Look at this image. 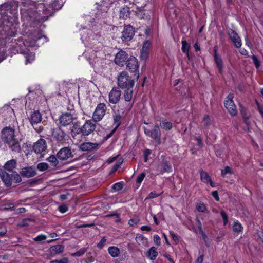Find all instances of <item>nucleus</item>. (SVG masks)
Here are the masks:
<instances>
[{
    "label": "nucleus",
    "instance_id": "ea45409f",
    "mask_svg": "<svg viewBox=\"0 0 263 263\" xmlns=\"http://www.w3.org/2000/svg\"><path fill=\"white\" fill-rule=\"evenodd\" d=\"M220 214L222 218L224 225L227 224L228 223V219L226 213L224 211L222 210L220 211Z\"/></svg>",
    "mask_w": 263,
    "mask_h": 263
},
{
    "label": "nucleus",
    "instance_id": "f257e3e1",
    "mask_svg": "<svg viewBox=\"0 0 263 263\" xmlns=\"http://www.w3.org/2000/svg\"><path fill=\"white\" fill-rule=\"evenodd\" d=\"M48 18V16H42L37 11L32 10L25 11L22 14V19L24 22V24L34 28L39 27L40 29L45 27L43 23Z\"/></svg>",
    "mask_w": 263,
    "mask_h": 263
},
{
    "label": "nucleus",
    "instance_id": "39448f33",
    "mask_svg": "<svg viewBox=\"0 0 263 263\" xmlns=\"http://www.w3.org/2000/svg\"><path fill=\"white\" fill-rule=\"evenodd\" d=\"M95 122L91 120H87L81 126V134L84 136H87L92 133L96 128Z\"/></svg>",
    "mask_w": 263,
    "mask_h": 263
},
{
    "label": "nucleus",
    "instance_id": "de8ad7c7",
    "mask_svg": "<svg viewBox=\"0 0 263 263\" xmlns=\"http://www.w3.org/2000/svg\"><path fill=\"white\" fill-rule=\"evenodd\" d=\"M59 211L62 213H64L68 211V208L65 204L61 205L58 208Z\"/></svg>",
    "mask_w": 263,
    "mask_h": 263
},
{
    "label": "nucleus",
    "instance_id": "603ef678",
    "mask_svg": "<svg viewBox=\"0 0 263 263\" xmlns=\"http://www.w3.org/2000/svg\"><path fill=\"white\" fill-rule=\"evenodd\" d=\"M108 252L112 257H115V246H112L109 248Z\"/></svg>",
    "mask_w": 263,
    "mask_h": 263
},
{
    "label": "nucleus",
    "instance_id": "9b49d317",
    "mask_svg": "<svg viewBox=\"0 0 263 263\" xmlns=\"http://www.w3.org/2000/svg\"><path fill=\"white\" fill-rule=\"evenodd\" d=\"M129 57L125 51L120 50L116 53V65L121 67L124 66Z\"/></svg>",
    "mask_w": 263,
    "mask_h": 263
},
{
    "label": "nucleus",
    "instance_id": "774afa93",
    "mask_svg": "<svg viewBox=\"0 0 263 263\" xmlns=\"http://www.w3.org/2000/svg\"><path fill=\"white\" fill-rule=\"evenodd\" d=\"M240 53L242 55H246L248 53V51L245 49H241L240 50Z\"/></svg>",
    "mask_w": 263,
    "mask_h": 263
},
{
    "label": "nucleus",
    "instance_id": "864d4df0",
    "mask_svg": "<svg viewBox=\"0 0 263 263\" xmlns=\"http://www.w3.org/2000/svg\"><path fill=\"white\" fill-rule=\"evenodd\" d=\"M118 160V163L116 162V170L118 168V167H119L120 164H121L123 161V159L118 156H116V160Z\"/></svg>",
    "mask_w": 263,
    "mask_h": 263
},
{
    "label": "nucleus",
    "instance_id": "680f3d73",
    "mask_svg": "<svg viewBox=\"0 0 263 263\" xmlns=\"http://www.w3.org/2000/svg\"><path fill=\"white\" fill-rule=\"evenodd\" d=\"M203 258V257L202 255H200L199 257H198L196 261V263H202Z\"/></svg>",
    "mask_w": 263,
    "mask_h": 263
},
{
    "label": "nucleus",
    "instance_id": "393cba45",
    "mask_svg": "<svg viewBox=\"0 0 263 263\" xmlns=\"http://www.w3.org/2000/svg\"><path fill=\"white\" fill-rule=\"evenodd\" d=\"M158 255L157 249L155 247H151L147 253V257L151 260H155Z\"/></svg>",
    "mask_w": 263,
    "mask_h": 263
},
{
    "label": "nucleus",
    "instance_id": "f3484780",
    "mask_svg": "<svg viewBox=\"0 0 263 263\" xmlns=\"http://www.w3.org/2000/svg\"><path fill=\"white\" fill-rule=\"evenodd\" d=\"M228 34L235 46L237 48H240L242 44L241 39L238 34L232 29H229Z\"/></svg>",
    "mask_w": 263,
    "mask_h": 263
},
{
    "label": "nucleus",
    "instance_id": "c85d7f7f",
    "mask_svg": "<svg viewBox=\"0 0 263 263\" xmlns=\"http://www.w3.org/2000/svg\"><path fill=\"white\" fill-rule=\"evenodd\" d=\"M196 209L199 212L201 213H208L207 208L205 204L202 202L197 203L196 205Z\"/></svg>",
    "mask_w": 263,
    "mask_h": 263
},
{
    "label": "nucleus",
    "instance_id": "79ce46f5",
    "mask_svg": "<svg viewBox=\"0 0 263 263\" xmlns=\"http://www.w3.org/2000/svg\"><path fill=\"white\" fill-rule=\"evenodd\" d=\"M50 263H68V259L67 257H63L60 260H51Z\"/></svg>",
    "mask_w": 263,
    "mask_h": 263
},
{
    "label": "nucleus",
    "instance_id": "5701e85b",
    "mask_svg": "<svg viewBox=\"0 0 263 263\" xmlns=\"http://www.w3.org/2000/svg\"><path fill=\"white\" fill-rule=\"evenodd\" d=\"M64 250V246L62 245L52 246L50 248V251L52 253L60 254L62 253Z\"/></svg>",
    "mask_w": 263,
    "mask_h": 263
},
{
    "label": "nucleus",
    "instance_id": "e2e57ef3",
    "mask_svg": "<svg viewBox=\"0 0 263 263\" xmlns=\"http://www.w3.org/2000/svg\"><path fill=\"white\" fill-rule=\"evenodd\" d=\"M26 212V209L25 208L22 207L20 208L17 209V213H23Z\"/></svg>",
    "mask_w": 263,
    "mask_h": 263
},
{
    "label": "nucleus",
    "instance_id": "a19ab883",
    "mask_svg": "<svg viewBox=\"0 0 263 263\" xmlns=\"http://www.w3.org/2000/svg\"><path fill=\"white\" fill-rule=\"evenodd\" d=\"M139 219L138 217H135L132 219H130L128 221V224L131 226H134L137 225L139 222Z\"/></svg>",
    "mask_w": 263,
    "mask_h": 263
},
{
    "label": "nucleus",
    "instance_id": "bb28decb",
    "mask_svg": "<svg viewBox=\"0 0 263 263\" xmlns=\"http://www.w3.org/2000/svg\"><path fill=\"white\" fill-rule=\"evenodd\" d=\"M182 51L183 52L186 53L187 58L189 59V51L190 45L185 40H182Z\"/></svg>",
    "mask_w": 263,
    "mask_h": 263
},
{
    "label": "nucleus",
    "instance_id": "f704fd0d",
    "mask_svg": "<svg viewBox=\"0 0 263 263\" xmlns=\"http://www.w3.org/2000/svg\"><path fill=\"white\" fill-rule=\"evenodd\" d=\"M34 222V220L30 218H26L24 220H23L20 223L18 224V226L23 227H25L27 226H29V223Z\"/></svg>",
    "mask_w": 263,
    "mask_h": 263
},
{
    "label": "nucleus",
    "instance_id": "c03bdc74",
    "mask_svg": "<svg viewBox=\"0 0 263 263\" xmlns=\"http://www.w3.org/2000/svg\"><path fill=\"white\" fill-rule=\"evenodd\" d=\"M76 227L77 228H85V227H92V229H95V224L92 223H91L90 224H79L78 223L76 224Z\"/></svg>",
    "mask_w": 263,
    "mask_h": 263
},
{
    "label": "nucleus",
    "instance_id": "ddd939ff",
    "mask_svg": "<svg viewBox=\"0 0 263 263\" xmlns=\"http://www.w3.org/2000/svg\"><path fill=\"white\" fill-rule=\"evenodd\" d=\"M79 148L81 151L90 152L99 148V144L92 142H83L80 144Z\"/></svg>",
    "mask_w": 263,
    "mask_h": 263
},
{
    "label": "nucleus",
    "instance_id": "dca6fc26",
    "mask_svg": "<svg viewBox=\"0 0 263 263\" xmlns=\"http://www.w3.org/2000/svg\"><path fill=\"white\" fill-rule=\"evenodd\" d=\"M47 148V144L46 141L43 139H40L36 142L33 146L34 151L36 154H40L45 151Z\"/></svg>",
    "mask_w": 263,
    "mask_h": 263
},
{
    "label": "nucleus",
    "instance_id": "8fccbe9b",
    "mask_svg": "<svg viewBox=\"0 0 263 263\" xmlns=\"http://www.w3.org/2000/svg\"><path fill=\"white\" fill-rule=\"evenodd\" d=\"M46 238V237L45 235L41 234L36 236L34 238V240L36 241H41L42 240H45Z\"/></svg>",
    "mask_w": 263,
    "mask_h": 263
},
{
    "label": "nucleus",
    "instance_id": "423d86ee",
    "mask_svg": "<svg viewBox=\"0 0 263 263\" xmlns=\"http://www.w3.org/2000/svg\"><path fill=\"white\" fill-rule=\"evenodd\" d=\"M233 94L230 93L224 102V106L232 116H236L237 114L236 106L233 101Z\"/></svg>",
    "mask_w": 263,
    "mask_h": 263
},
{
    "label": "nucleus",
    "instance_id": "69168bd1",
    "mask_svg": "<svg viewBox=\"0 0 263 263\" xmlns=\"http://www.w3.org/2000/svg\"><path fill=\"white\" fill-rule=\"evenodd\" d=\"M60 199L61 201L65 200L67 199V195L62 194L60 196Z\"/></svg>",
    "mask_w": 263,
    "mask_h": 263
},
{
    "label": "nucleus",
    "instance_id": "4c0bfd02",
    "mask_svg": "<svg viewBox=\"0 0 263 263\" xmlns=\"http://www.w3.org/2000/svg\"><path fill=\"white\" fill-rule=\"evenodd\" d=\"M242 229L243 227L242 225L238 221L236 220L234 222V224L233 225V230H241Z\"/></svg>",
    "mask_w": 263,
    "mask_h": 263
},
{
    "label": "nucleus",
    "instance_id": "e433bc0d",
    "mask_svg": "<svg viewBox=\"0 0 263 263\" xmlns=\"http://www.w3.org/2000/svg\"><path fill=\"white\" fill-rule=\"evenodd\" d=\"M161 167L162 168V170L161 171L162 173L166 172H170L171 170V167L168 163H164L163 164L161 165Z\"/></svg>",
    "mask_w": 263,
    "mask_h": 263
},
{
    "label": "nucleus",
    "instance_id": "13d9d810",
    "mask_svg": "<svg viewBox=\"0 0 263 263\" xmlns=\"http://www.w3.org/2000/svg\"><path fill=\"white\" fill-rule=\"evenodd\" d=\"M123 182L122 181L116 183V191L120 190L123 188Z\"/></svg>",
    "mask_w": 263,
    "mask_h": 263
},
{
    "label": "nucleus",
    "instance_id": "6ab92c4d",
    "mask_svg": "<svg viewBox=\"0 0 263 263\" xmlns=\"http://www.w3.org/2000/svg\"><path fill=\"white\" fill-rule=\"evenodd\" d=\"M17 166V162L15 159H11L7 161L3 166V170L6 172H14V169L16 168Z\"/></svg>",
    "mask_w": 263,
    "mask_h": 263
},
{
    "label": "nucleus",
    "instance_id": "72a5a7b5",
    "mask_svg": "<svg viewBox=\"0 0 263 263\" xmlns=\"http://www.w3.org/2000/svg\"><path fill=\"white\" fill-rule=\"evenodd\" d=\"M132 88H128L125 90L124 92V99L125 101H129L130 100L132 97Z\"/></svg>",
    "mask_w": 263,
    "mask_h": 263
},
{
    "label": "nucleus",
    "instance_id": "f03ea898",
    "mask_svg": "<svg viewBox=\"0 0 263 263\" xmlns=\"http://www.w3.org/2000/svg\"><path fill=\"white\" fill-rule=\"evenodd\" d=\"M2 139L12 151L15 152L21 151L20 144L14 128L10 127H5L3 128L2 130Z\"/></svg>",
    "mask_w": 263,
    "mask_h": 263
},
{
    "label": "nucleus",
    "instance_id": "4d7b16f0",
    "mask_svg": "<svg viewBox=\"0 0 263 263\" xmlns=\"http://www.w3.org/2000/svg\"><path fill=\"white\" fill-rule=\"evenodd\" d=\"M212 195L213 196V197L215 198V199L216 201H219V197H218V194L217 191H215L212 192Z\"/></svg>",
    "mask_w": 263,
    "mask_h": 263
},
{
    "label": "nucleus",
    "instance_id": "49530a36",
    "mask_svg": "<svg viewBox=\"0 0 263 263\" xmlns=\"http://www.w3.org/2000/svg\"><path fill=\"white\" fill-rule=\"evenodd\" d=\"M145 177V174L144 173H142L137 178L136 181L138 183H141L143 180L144 177Z\"/></svg>",
    "mask_w": 263,
    "mask_h": 263
},
{
    "label": "nucleus",
    "instance_id": "cd10ccee",
    "mask_svg": "<svg viewBox=\"0 0 263 263\" xmlns=\"http://www.w3.org/2000/svg\"><path fill=\"white\" fill-rule=\"evenodd\" d=\"M109 101L113 104L111 107L114 109V108L115 107V87H112L109 94Z\"/></svg>",
    "mask_w": 263,
    "mask_h": 263
},
{
    "label": "nucleus",
    "instance_id": "6e6552de",
    "mask_svg": "<svg viewBox=\"0 0 263 263\" xmlns=\"http://www.w3.org/2000/svg\"><path fill=\"white\" fill-rule=\"evenodd\" d=\"M135 29L133 27L130 25L124 27L122 32L121 38L123 41H130L135 35Z\"/></svg>",
    "mask_w": 263,
    "mask_h": 263
},
{
    "label": "nucleus",
    "instance_id": "412c9836",
    "mask_svg": "<svg viewBox=\"0 0 263 263\" xmlns=\"http://www.w3.org/2000/svg\"><path fill=\"white\" fill-rule=\"evenodd\" d=\"M160 136L161 134L160 132V129L158 125H155L154 129L151 131V137L153 139H156L157 140L158 144H160Z\"/></svg>",
    "mask_w": 263,
    "mask_h": 263
},
{
    "label": "nucleus",
    "instance_id": "a211bd4d",
    "mask_svg": "<svg viewBox=\"0 0 263 263\" xmlns=\"http://www.w3.org/2000/svg\"><path fill=\"white\" fill-rule=\"evenodd\" d=\"M73 119L72 115L69 113H65L60 116V123L62 126H65L72 123Z\"/></svg>",
    "mask_w": 263,
    "mask_h": 263
},
{
    "label": "nucleus",
    "instance_id": "4be33fe9",
    "mask_svg": "<svg viewBox=\"0 0 263 263\" xmlns=\"http://www.w3.org/2000/svg\"><path fill=\"white\" fill-rule=\"evenodd\" d=\"M200 179L201 180L205 183H210L211 187L215 186L214 183L212 181L210 176L208 174L203 171L200 172Z\"/></svg>",
    "mask_w": 263,
    "mask_h": 263
},
{
    "label": "nucleus",
    "instance_id": "9d476101",
    "mask_svg": "<svg viewBox=\"0 0 263 263\" xmlns=\"http://www.w3.org/2000/svg\"><path fill=\"white\" fill-rule=\"evenodd\" d=\"M19 174L21 177L30 178L37 174L36 168L33 166L24 167L21 169Z\"/></svg>",
    "mask_w": 263,
    "mask_h": 263
},
{
    "label": "nucleus",
    "instance_id": "338daca9",
    "mask_svg": "<svg viewBox=\"0 0 263 263\" xmlns=\"http://www.w3.org/2000/svg\"><path fill=\"white\" fill-rule=\"evenodd\" d=\"M115 161V157H112L111 158H109L107 162L108 164H110Z\"/></svg>",
    "mask_w": 263,
    "mask_h": 263
},
{
    "label": "nucleus",
    "instance_id": "4468645a",
    "mask_svg": "<svg viewBox=\"0 0 263 263\" xmlns=\"http://www.w3.org/2000/svg\"><path fill=\"white\" fill-rule=\"evenodd\" d=\"M125 64L131 72L136 71L139 68L138 60L133 55H130L128 57V59L126 62Z\"/></svg>",
    "mask_w": 263,
    "mask_h": 263
},
{
    "label": "nucleus",
    "instance_id": "c756f323",
    "mask_svg": "<svg viewBox=\"0 0 263 263\" xmlns=\"http://www.w3.org/2000/svg\"><path fill=\"white\" fill-rule=\"evenodd\" d=\"M114 2L110 1V0L103 1L101 5V10L104 12H107L108 6L111 5Z\"/></svg>",
    "mask_w": 263,
    "mask_h": 263
},
{
    "label": "nucleus",
    "instance_id": "0e129e2a",
    "mask_svg": "<svg viewBox=\"0 0 263 263\" xmlns=\"http://www.w3.org/2000/svg\"><path fill=\"white\" fill-rule=\"evenodd\" d=\"M159 195H160V194H156L155 192H152L150 193L149 197H150V198H155Z\"/></svg>",
    "mask_w": 263,
    "mask_h": 263
},
{
    "label": "nucleus",
    "instance_id": "a18cd8bd",
    "mask_svg": "<svg viewBox=\"0 0 263 263\" xmlns=\"http://www.w3.org/2000/svg\"><path fill=\"white\" fill-rule=\"evenodd\" d=\"M51 7L55 10H59L62 7V4H59L58 1L55 0L52 4Z\"/></svg>",
    "mask_w": 263,
    "mask_h": 263
},
{
    "label": "nucleus",
    "instance_id": "2eb2a0df",
    "mask_svg": "<svg viewBox=\"0 0 263 263\" xmlns=\"http://www.w3.org/2000/svg\"><path fill=\"white\" fill-rule=\"evenodd\" d=\"M52 135L57 141L62 142L65 140L66 133L58 127L52 129Z\"/></svg>",
    "mask_w": 263,
    "mask_h": 263
},
{
    "label": "nucleus",
    "instance_id": "1a4fd4ad",
    "mask_svg": "<svg viewBox=\"0 0 263 263\" xmlns=\"http://www.w3.org/2000/svg\"><path fill=\"white\" fill-rule=\"evenodd\" d=\"M118 83L119 87L123 88L126 87L128 84H130L132 87V81L129 80L128 73L125 71L121 72L118 76Z\"/></svg>",
    "mask_w": 263,
    "mask_h": 263
},
{
    "label": "nucleus",
    "instance_id": "5fc2aeb1",
    "mask_svg": "<svg viewBox=\"0 0 263 263\" xmlns=\"http://www.w3.org/2000/svg\"><path fill=\"white\" fill-rule=\"evenodd\" d=\"M114 133H115V127L113 128L109 134H106V135L104 137V139L105 140H108L113 135Z\"/></svg>",
    "mask_w": 263,
    "mask_h": 263
},
{
    "label": "nucleus",
    "instance_id": "2f4dec72",
    "mask_svg": "<svg viewBox=\"0 0 263 263\" xmlns=\"http://www.w3.org/2000/svg\"><path fill=\"white\" fill-rule=\"evenodd\" d=\"M81 127L80 125V123L77 122L73 124L72 128L71 129L72 132H74L77 134H81Z\"/></svg>",
    "mask_w": 263,
    "mask_h": 263
},
{
    "label": "nucleus",
    "instance_id": "b1692460",
    "mask_svg": "<svg viewBox=\"0 0 263 263\" xmlns=\"http://www.w3.org/2000/svg\"><path fill=\"white\" fill-rule=\"evenodd\" d=\"M214 60L219 72L221 73L223 69V62L221 58L217 54L216 52L214 55Z\"/></svg>",
    "mask_w": 263,
    "mask_h": 263
},
{
    "label": "nucleus",
    "instance_id": "20e7f679",
    "mask_svg": "<svg viewBox=\"0 0 263 263\" xmlns=\"http://www.w3.org/2000/svg\"><path fill=\"white\" fill-rule=\"evenodd\" d=\"M29 121L31 125L37 133H40L43 130V126H40L38 128H35L34 125L40 123L42 121V115L38 110L34 111L30 115Z\"/></svg>",
    "mask_w": 263,
    "mask_h": 263
},
{
    "label": "nucleus",
    "instance_id": "09e8293b",
    "mask_svg": "<svg viewBox=\"0 0 263 263\" xmlns=\"http://www.w3.org/2000/svg\"><path fill=\"white\" fill-rule=\"evenodd\" d=\"M253 61L254 65L256 68H258L260 66V62L257 57L255 55H252L251 57Z\"/></svg>",
    "mask_w": 263,
    "mask_h": 263
},
{
    "label": "nucleus",
    "instance_id": "aec40b11",
    "mask_svg": "<svg viewBox=\"0 0 263 263\" xmlns=\"http://www.w3.org/2000/svg\"><path fill=\"white\" fill-rule=\"evenodd\" d=\"M151 42L149 41H145L143 45L142 48L141 50V59L143 60H145L147 59L148 56V50L151 46Z\"/></svg>",
    "mask_w": 263,
    "mask_h": 263
},
{
    "label": "nucleus",
    "instance_id": "6e6d98bb",
    "mask_svg": "<svg viewBox=\"0 0 263 263\" xmlns=\"http://www.w3.org/2000/svg\"><path fill=\"white\" fill-rule=\"evenodd\" d=\"M106 240L105 237H103L101 239L100 241L98 243L97 247L99 249H102L104 246V243L106 242Z\"/></svg>",
    "mask_w": 263,
    "mask_h": 263
},
{
    "label": "nucleus",
    "instance_id": "f8f14e48",
    "mask_svg": "<svg viewBox=\"0 0 263 263\" xmlns=\"http://www.w3.org/2000/svg\"><path fill=\"white\" fill-rule=\"evenodd\" d=\"M72 156L71 149L68 147L61 148L57 154V158L60 160H66Z\"/></svg>",
    "mask_w": 263,
    "mask_h": 263
},
{
    "label": "nucleus",
    "instance_id": "bf43d9fd",
    "mask_svg": "<svg viewBox=\"0 0 263 263\" xmlns=\"http://www.w3.org/2000/svg\"><path fill=\"white\" fill-rule=\"evenodd\" d=\"M154 239L155 242V243L157 245H159L160 244V238L159 236L156 235L154 237Z\"/></svg>",
    "mask_w": 263,
    "mask_h": 263
},
{
    "label": "nucleus",
    "instance_id": "c9c22d12",
    "mask_svg": "<svg viewBox=\"0 0 263 263\" xmlns=\"http://www.w3.org/2000/svg\"><path fill=\"white\" fill-rule=\"evenodd\" d=\"M49 165L47 163L42 162L37 165V168L41 171H45L48 170Z\"/></svg>",
    "mask_w": 263,
    "mask_h": 263
},
{
    "label": "nucleus",
    "instance_id": "a878e982",
    "mask_svg": "<svg viewBox=\"0 0 263 263\" xmlns=\"http://www.w3.org/2000/svg\"><path fill=\"white\" fill-rule=\"evenodd\" d=\"M57 156L54 155H50L48 158H47L46 160L50 162L51 165L54 167H58L59 160Z\"/></svg>",
    "mask_w": 263,
    "mask_h": 263
},
{
    "label": "nucleus",
    "instance_id": "7ed1b4c3",
    "mask_svg": "<svg viewBox=\"0 0 263 263\" xmlns=\"http://www.w3.org/2000/svg\"><path fill=\"white\" fill-rule=\"evenodd\" d=\"M0 178L7 187L11 186L13 181L15 183H20L22 181L20 175L16 171L9 173L3 169H0Z\"/></svg>",
    "mask_w": 263,
    "mask_h": 263
},
{
    "label": "nucleus",
    "instance_id": "3c124183",
    "mask_svg": "<svg viewBox=\"0 0 263 263\" xmlns=\"http://www.w3.org/2000/svg\"><path fill=\"white\" fill-rule=\"evenodd\" d=\"M170 233L173 240L176 242H178L179 240V237L178 235L172 231H170Z\"/></svg>",
    "mask_w": 263,
    "mask_h": 263
},
{
    "label": "nucleus",
    "instance_id": "052dcab7",
    "mask_svg": "<svg viewBox=\"0 0 263 263\" xmlns=\"http://www.w3.org/2000/svg\"><path fill=\"white\" fill-rule=\"evenodd\" d=\"M196 140L197 141V144L199 146H202L203 143H202V140L200 138V137H196Z\"/></svg>",
    "mask_w": 263,
    "mask_h": 263
},
{
    "label": "nucleus",
    "instance_id": "37998d69",
    "mask_svg": "<svg viewBox=\"0 0 263 263\" xmlns=\"http://www.w3.org/2000/svg\"><path fill=\"white\" fill-rule=\"evenodd\" d=\"M232 170L231 168L228 166H226L223 170H221V175H225L227 174H232Z\"/></svg>",
    "mask_w": 263,
    "mask_h": 263
},
{
    "label": "nucleus",
    "instance_id": "0eeeda50",
    "mask_svg": "<svg viewBox=\"0 0 263 263\" xmlns=\"http://www.w3.org/2000/svg\"><path fill=\"white\" fill-rule=\"evenodd\" d=\"M106 111V106L104 103L99 104L93 114V119L95 122L99 121L104 117Z\"/></svg>",
    "mask_w": 263,
    "mask_h": 263
},
{
    "label": "nucleus",
    "instance_id": "473e14b6",
    "mask_svg": "<svg viewBox=\"0 0 263 263\" xmlns=\"http://www.w3.org/2000/svg\"><path fill=\"white\" fill-rule=\"evenodd\" d=\"M161 128L165 130H170L172 127V124L170 122L162 121L160 123Z\"/></svg>",
    "mask_w": 263,
    "mask_h": 263
},
{
    "label": "nucleus",
    "instance_id": "58836bf2",
    "mask_svg": "<svg viewBox=\"0 0 263 263\" xmlns=\"http://www.w3.org/2000/svg\"><path fill=\"white\" fill-rule=\"evenodd\" d=\"M136 240L137 243L139 245L144 244L147 242V239L142 235L137 236Z\"/></svg>",
    "mask_w": 263,
    "mask_h": 263
},
{
    "label": "nucleus",
    "instance_id": "7c9ffc66",
    "mask_svg": "<svg viewBox=\"0 0 263 263\" xmlns=\"http://www.w3.org/2000/svg\"><path fill=\"white\" fill-rule=\"evenodd\" d=\"M86 248H82L79 251L71 253V256L72 257H80L83 255L85 252L87 251Z\"/></svg>",
    "mask_w": 263,
    "mask_h": 263
}]
</instances>
